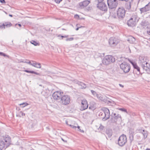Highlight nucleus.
<instances>
[{
    "label": "nucleus",
    "instance_id": "f257e3e1",
    "mask_svg": "<svg viewBox=\"0 0 150 150\" xmlns=\"http://www.w3.org/2000/svg\"><path fill=\"white\" fill-rule=\"evenodd\" d=\"M115 61V58L112 55H107L103 58L102 63L105 65H108L114 62Z\"/></svg>",
    "mask_w": 150,
    "mask_h": 150
},
{
    "label": "nucleus",
    "instance_id": "f03ea898",
    "mask_svg": "<svg viewBox=\"0 0 150 150\" xmlns=\"http://www.w3.org/2000/svg\"><path fill=\"white\" fill-rule=\"evenodd\" d=\"M70 100V96L66 94L62 95L60 102L62 105H66L69 104Z\"/></svg>",
    "mask_w": 150,
    "mask_h": 150
},
{
    "label": "nucleus",
    "instance_id": "7ed1b4c3",
    "mask_svg": "<svg viewBox=\"0 0 150 150\" xmlns=\"http://www.w3.org/2000/svg\"><path fill=\"white\" fill-rule=\"evenodd\" d=\"M127 141L126 136L123 134L119 137L118 140V144L119 146H122L126 143Z\"/></svg>",
    "mask_w": 150,
    "mask_h": 150
},
{
    "label": "nucleus",
    "instance_id": "20e7f679",
    "mask_svg": "<svg viewBox=\"0 0 150 150\" xmlns=\"http://www.w3.org/2000/svg\"><path fill=\"white\" fill-rule=\"evenodd\" d=\"M121 69L125 73H127L130 69V66L129 64L125 62L122 63L120 65Z\"/></svg>",
    "mask_w": 150,
    "mask_h": 150
},
{
    "label": "nucleus",
    "instance_id": "39448f33",
    "mask_svg": "<svg viewBox=\"0 0 150 150\" xmlns=\"http://www.w3.org/2000/svg\"><path fill=\"white\" fill-rule=\"evenodd\" d=\"M107 4L109 8L110 9L115 8L118 5L117 0H107Z\"/></svg>",
    "mask_w": 150,
    "mask_h": 150
},
{
    "label": "nucleus",
    "instance_id": "423d86ee",
    "mask_svg": "<svg viewBox=\"0 0 150 150\" xmlns=\"http://www.w3.org/2000/svg\"><path fill=\"white\" fill-rule=\"evenodd\" d=\"M63 94V92L58 91L54 93L52 95V96L54 100L60 102Z\"/></svg>",
    "mask_w": 150,
    "mask_h": 150
},
{
    "label": "nucleus",
    "instance_id": "0eeeda50",
    "mask_svg": "<svg viewBox=\"0 0 150 150\" xmlns=\"http://www.w3.org/2000/svg\"><path fill=\"white\" fill-rule=\"evenodd\" d=\"M121 120V117L120 115L118 113H113L111 115L110 120L111 122L112 123L116 122L118 120Z\"/></svg>",
    "mask_w": 150,
    "mask_h": 150
},
{
    "label": "nucleus",
    "instance_id": "6e6552de",
    "mask_svg": "<svg viewBox=\"0 0 150 150\" xmlns=\"http://www.w3.org/2000/svg\"><path fill=\"white\" fill-rule=\"evenodd\" d=\"M117 13L119 18H122L125 16V11L123 7L119 8H118Z\"/></svg>",
    "mask_w": 150,
    "mask_h": 150
},
{
    "label": "nucleus",
    "instance_id": "1a4fd4ad",
    "mask_svg": "<svg viewBox=\"0 0 150 150\" xmlns=\"http://www.w3.org/2000/svg\"><path fill=\"white\" fill-rule=\"evenodd\" d=\"M102 110L103 111L105 115V116L103 118L102 120L105 121L109 119L110 117V112L109 110L106 108H102Z\"/></svg>",
    "mask_w": 150,
    "mask_h": 150
},
{
    "label": "nucleus",
    "instance_id": "9d476101",
    "mask_svg": "<svg viewBox=\"0 0 150 150\" xmlns=\"http://www.w3.org/2000/svg\"><path fill=\"white\" fill-rule=\"evenodd\" d=\"M97 7L100 10L103 11H107L108 7L105 4L102 2L98 3Z\"/></svg>",
    "mask_w": 150,
    "mask_h": 150
},
{
    "label": "nucleus",
    "instance_id": "9b49d317",
    "mask_svg": "<svg viewBox=\"0 0 150 150\" xmlns=\"http://www.w3.org/2000/svg\"><path fill=\"white\" fill-rule=\"evenodd\" d=\"M3 140L6 144V147H8L11 144V140L10 136L8 135H5L3 137Z\"/></svg>",
    "mask_w": 150,
    "mask_h": 150
},
{
    "label": "nucleus",
    "instance_id": "f8f14e48",
    "mask_svg": "<svg viewBox=\"0 0 150 150\" xmlns=\"http://www.w3.org/2000/svg\"><path fill=\"white\" fill-rule=\"evenodd\" d=\"M118 40L115 38L111 37L109 41L110 45L112 47L115 46L118 43Z\"/></svg>",
    "mask_w": 150,
    "mask_h": 150
},
{
    "label": "nucleus",
    "instance_id": "ddd939ff",
    "mask_svg": "<svg viewBox=\"0 0 150 150\" xmlns=\"http://www.w3.org/2000/svg\"><path fill=\"white\" fill-rule=\"evenodd\" d=\"M81 106L80 110L82 111L88 108V104L87 100L84 99L81 100Z\"/></svg>",
    "mask_w": 150,
    "mask_h": 150
},
{
    "label": "nucleus",
    "instance_id": "4468645a",
    "mask_svg": "<svg viewBox=\"0 0 150 150\" xmlns=\"http://www.w3.org/2000/svg\"><path fill=\"white\" fill-rule=\"evenodd\" d=\"M12 24L9 22H6L4 23H0V28L4 29L6 27H9L12 26Z\"/></svg>",
    "mask_w": 150,
    "mask_h": 150
},
{
    "label": "nucleus",
    "instance_id": "2eb2a0df",
    "mask_svg": "<svg viewBox=\"0 0 150 150\" xmlns=\"http://www.w3.org/2000/svg\"><path fill=\"white\" fill-rule=\"evenodd\" d=\"M141 66L144 71H149L150 65L148 63L144 64H141Z\"/></svg>",
    "mask_w": 150,
    "mask_h": 150
},
{
    "label": "nucleus",
    "instance_id": "dca6fc26",
    "mask_svg": "<svg viewBox=\"0 0 150 150\" xmlns=\"http://www.w3.org/2000/svg\"><path fill=\"white\" fill-rule=\"evenodd\" d=\"M146 58L144 57L140 56L139 57V62L141 64H144L146 63H147L148 62L146 61Z\"/></svg>",
    "mask_w": 150,
    "mask_h": 150
},
{
    "label": "nucleus",
    "instance_id": "f3484780",
    "mask_svg": "<svg viewBox=\"0 0 150 150\" xmlns=\"http://www.w3.org/2000/svg\"><path fill=\"white\" fill-rule=\"evenodd\" d=\"M138 21L137 16L136 15L133 16L132 17V26H135Z\"/></svg>",
    "mask_w": 150,
    "mask_h": 150
},
{
    "label": "nucleus",
    "instance_id": "a211bd4d",
    "mask_svg": "<svg viewBox=\"0 0 150 150\" xmlns=\"http://www.w3.org/2000/svg\"><path fill=\"white\" fill-rule=\"evenodd\" d=\"M132 65L133 66L134 69L137 70L139 73H140V69L139 67L137 65V64L135 62H133L132 61Z\"/></svg>",
    "mask_w": 150,
    "mask_h": 150
},
{
    "label": "nucleus",
    "instance_id": "6ab92c4d",
    "mask_svg": "<svg viewBox=\"0 0 150 150\" xmlns=\"http://www.w3.org/2000/svg\"><path fill=\"white\" fill-rule=\"evenodd\" d=\"M139 132L141 133L143 135L144 138H146L147 137V133L146 131L144 130L139 129Z\"/></svg>",
    "mask_w": 150,
    "mask_h": 150
},
{
    "label": "nucleus",
    "instance_id": "aec40b11",
    "mask_svg": "<svg viewBox=\"0 0 150 150\" xmlns=\"http://www.w3.org/2000/svg\"><path fill=\"white\" fill-rule=\"evenodd\" d=\"M24 71L27 73H31L32 74H34L38 75H40V73H38L36 72L33 71H29L27 70H25Z\"/></svg>",
    "mask_w": 150,
    "mask_h": 150
},
{
    "label": "nucleus",
    "instance_id": "412c9836",
    "mask_svg": "<svg viewBox=\"0 0 150 150\" xmlns=\"http://www.w3.org/2000/svg\"><path fill=\"white\" fill-rule=\"evenodd\" d=\"M77 84L81 86V88H85L86 87V84L83 82L79 81L78 82Z\"/></svg>",
    "mask_w": 150,
    "mask_h": 150
},
{
    "label": "nucleus",
    "instance_id": "4be33fe9",
    "mask_svg": "<svg viewBox=\"0 0 150 150\" xmlns=\"http://www.w3.org/2000/svg\"><path fill=\"white\" fill-rule=\"evenodd\" d=\"M6 146V144L4 141L2 139H0V146L3 149Z\"/></svg>",
    "mask_w": 150,
    "mask_h": 150
},
{
    "label": "nucleus",
    "instance_id": "5701e85b",
    "mask_svg": "<svg viewBox=\"0 0 150 150\" xmlns=\"http://www.w3.org/2000/svg\"><path fill=\"white\" fill-rule=\"evenodd\" d=\"M85 7L87 6L90 3V1L89 0H85L82 1Z\"/></svg>",
    "mask_w": 150,
    "mask_h": 150
},
{
    "label": "nucleus",
    "instance_id": "b1692460",
    "mask_svg": "<svg viewBox=\"0 0 150 150\" xmlns=\"http://www.w3.org/2000/svg\"><path fill=\"white\" fill-rule=\"evenodd\" d=\"M79 7L81 9H83L85 7V6L83 3L82 2H81L79 4Z\"/></svg>",
    "mask_w": 150,
    "mask_h": 150
},
{
    "label": "nucleus",
    "instance_id": "393cba45",
    "mask_svg": "<svg viewBox=\"0 0 150 150\" xmlns=\"http://www.w3.org/2000/svg\"><path fill=\"white\" fill-rule=\"evenodd\" d=\"M125 7L127 9H130L131 8V2H129V3H127L126 4Z\"/></svg>",
    "mask_w": 150,
    "mask_h": 150
},
{
    "label": "nucleus",
    "instance_id": "a878e982",
    "mask_svg": "<svg viewBox=\"0 0 150 150\" xmlns=\"http://www.w3.org/2000/svg\"><path fill=\"white\" fill-rule=\"evenodd\" d=\"M96 108V105H95L94 104H91V105L89 107V109L92 110H93L95 109Z\"/></svg>",
    "mask_w": 150,
    "mask_h": 150
},
{
    "label": "nucleus",
    "instance_id": "bb28decb",
    "mask_svg": "<svg viewBox=\"0 0 150 150\" xmlns=\"http://www.w3.org/2000/svg\"><path fill=\"white\" fill-rule=\"evenodd\" d=\"M148 22L146 21H142L141 23L142 25L144 27H146L148 25Z\"/></svg>",
    "mask_w": 150,
    "mask_h": 150
},
{
    "label": "nucleus",
    "instance_id": "cd10ccee",
    "mask_svg": "<svg viewBox=\"0 0 150 150\" xmlns=\"http://www.w3.org/2000/svg\"><path fill=\"white\" fill-rule=\"evenodd\" d=\"M30 42L32 44H33L35 46L39 45H40L39 43L33 40H32Z\"/></svg>",
    "mask_w": 150,
    "mask_h": 150
},
{
    "label": "nucleus",
    "instance_id": "c85d7f7f",
    "mask_svg": "<svg viewBox=\"0 0 150 150\" xmlns=\"http://www.w3.org/2000/svg\"><path fill=\"white\" fill-rule=\"evenodd\" d=\"M146 10V8L145 6L140 9V11L141 12V13L147 11Z\"/></svg>",
    "mask_w": 150,
    "mask_h": 150
},
{
    "label": "nucleus",
    "instance_id": "c756f323",
    "mask_svg": "<svg viewBox=\"0 0 150 150\" xmlns=\"http://www.w3.org/2000/svg\"><path fill=\"white\" fill-rule=\"evenodd\" d=\"M145 7L146 8V10H147V11H149L150 10V2H149V3L146 5Z\"/></svg>",
    "mask_w": 150,
    "mask_h": 150
},
{
    "label": "nucleus",
    "instance_id": "7c9ffc66",
    "mask_svg": "<svg viewBox=\"0 0 150 150\" xmlns=\"http://www.w3.org/2000/svg\"><path fill=\"white\" fill-rule=\"evenodd\" d=\"M35 67L38 68H40L41 67V64L40 63H36Z\"/></svg>",
    "mask_w": 150,
    "mask_h": 150
},
{
    "label": "nucleus",
    "instance_id": "2f4dec72",
    "mask_svg": "<svg viewBox=\"0 0 150 150\" xmlns=\"http://www.w3.org/2000/svg\"><path fill=\"white\" fill-rule=\"evenodd\" d=\"M28 103H21L20 104V106H22L21 107L22 108H23L25 106H27V105H28Z\"/></svg>",
    "mask_w": 150,
    "mask_h": 150
},
{
    "label": "nucleus",
    "instance_id": "473e14b6",
    "mask_svg": "<svg viewBox=\"0 0 150 150\" xmlns=\"http://www.w3.org/2000/svg\"><path fill=\"white\" fill-rule=\"evenodd\" d=\"M131 17L127 21V24L129 26H131Z\"/></svg>",
    "mask_w": 150,
    "mask_h": 150
},
{
    "label": "nucleus",
    "instance_id": "72a5a7b5",
    "mask_svg": "<svg viewBox=\"0 0 150 150\" xmlns=\"http://www.w3.org/2000/svg\"><path fill=\"white\" fill-rule=\"evenodd\" d=\"M97 98H98L99 99L102 100H103V97L101 96V95L100 94H97L96 95Z\"/></svg>",
    "mask_w": 150,
    "mask_h": 150
},
{
    "label": "nucleus",
    "instance_id": "f704fd0d",
    "mask_svg": "<svg viewBox=\"0 0 150 150\" xmlns=\"http://www.w3.org/2000/svg\"><path fill=\"white\" fill-rule=\"evenodd\" d=\"M0 55L4 57H9L8 56L6 55V54H5V53H4L2 52H0Z\"/></svg>",
    "mask_w": 150,
    "mask_h": 150
},
{
    "label": "nucleus",
    "instance_id": "c9c22d12",
    "mask_svg": "<svg viewBox=\"0 0 150 150\" xmlns=\"http://www.w3.org/2000/svg\"><path fill=\"white\" fill-rule=\"evenodd\" d=\"M91 93L94 96H96L97 94V93L95 91L93 90H91Z\"/></svg>",
    "mask_w": 150,
    "mask_h": 150
},
{
    "label": "nucleus",
    "instance_id": "e433bc0d",
    "mask_svg": "<svg viewBox=\"0 0 150 150\" xmlns=\"http://www.w3.org/2000/svg\"><path fill=\"white\" fill-rule=\"evenodd\" d=\"M136 41L135 38L132 36V44H135Z\"/></svg>",
    "mask_w": 150,
    "mask_h": 150
},
{
    "label": "nucleus",
    "instance_id": "4c0bfd02",
    "mask_svg": "<svg viewBox=\"0 0 150 150\" xmlns=\"http://www.w3.org/2000/svg\"><path fill=\"white\" fill-rule=\"evenodd\" d=\"M74 38H67L66 40L67 41H72L73 40Z\"/></svg>",
    "mask_w": 150,
    "mask_h": 150
},
{
    "label": "nucleus",
    "instance_id": "58836bf2",
    "mask_svg": "<svg viewBox=\"0 0 150 150\" xmlns=\"http://www.w3.org/2000/svg\"><path fill=\"white\" fill-rule=\"evenodd\" d=\"M55 2L57 4H59L62 0H52Z\"/></svg>",
    "mask_w": 150,
    "mask_h": 150
},
{
    "label": "nucleus",
    "instance_id": "ea45409f",
    "mask_svg": "<svg viewBox=\"0 0 150 150\" xmlns=\"http://www.w3.org/2000/svg\"><path fill=\"white\" fill-rule=\"evenodd\" d=\"M119 110L122 111L127 112V110L123 108H120Z\"/></svg>",
    "mask_w": 150,
    "mask_h": 150
},
{
    "label": "nucleus",
    "instance_id": "a19ab883",
    "mask_svg": "<svg viewBox=\"0 0 150 150\" xmlns=\"http://www.w3.org/2000/svg\"><path fill=\"white\" fill-rule=\"evenodd\" d=\"M60 36H61V37L62 38H67L68 37L69 35H58V37H59Z\"/></svg>",
    "mask_w": 150,
    "mask_h": 150
},
{
    "label": "nucleus",
    "instance_id": "79ce46f5",
    "mask_svg": "<svg viewBox=\"0 0 150 150\" xmlns=\"http://www.w3.org/2000/svg\"><path fill=\"white\" fill-rule=\"evenodd\" d=\"M79 17V15L78 14H76L74 16V18L76 19H78Z\"/></svg>",
    "mask_w": 150,
    "mask_h": 150
},
{
    "label": "nucleus",
    "instance_id": "37998d69",
    "mask_svg": "<svg viewBox=\"0 0 150 150\" xmlns=\"http://www.w3.org/2000/svg\"><path fill=\"white\" fill-rule=\"evenodd\" d=\"M99 128L101 130H103L104 128V127L103 126H102V125H100Z\"/></svg>",
    "mask_w": 150,
    "mask_h": 150
},
{
    "label": "nucleus",
    "instance_id": "c03bdc74",
    "mask_svg": "<svg viewBox=\"0 0 150 150\" xmlns=\"http://www.w3.org/2000/svg\"><path fill=\"white\" fill-rule=\"evenodd\" d=\"M104 0H95V1L97 2L98 3L102 2Z\"/></svg>",
    "mask_w": 150,
    "mask_h": 150
},
{
    "label": "nucleus",
    "instance_id": "a18cd8bd",
    "mask_svg": "<svg viewBox=\"0 0 150 150\" xmlns=\"http://www.w3.org/2000/svg\"><path fill=\"white\" fill-rule=\"evenodd\" d=\"M80 129V127L79 126H78L77 127H76L75 129L77 130L78 131H79Z\"/></svg>",
    "mask_w": 150,
    "mask_h": 150
},
{
    "label": "nucleus",
    "instance_id": "49530a36",
    "mask_svg": "<svg viewBox=\"0 0 150 150\" xmlns=\"http://www.w3.org/2000/svg\"><path fill=\"white\" fill-rule=\"evenodd\" d=\"M71 127H72V128H74V129H76V126H74V125H69Z\"/></svg>",
    "mask_w": 150,
    "mask_h": 150
},
{
    "label": "nucleus",
    "instance_id": "de8ad7c7",
    "mask_svg": "<svg viewBox=\"0 0 150 150\" xmlns=\"http://www.w3.org/2000/svg\"><path fill=\"white\" fill-rule=\"evenodd\" d=\"M36 62H35L34 63H32L31 64V65L35 67V66L36 64Z\"/></svg>",
    "mask_w": 150,
    "mask_h": 150
},
{
    "label": "nucleus",
    "instance_id": "09e8293b",
    "mask_svg": "<svg viewBox=\"0 0 150 150\" xmlns=\"http://www.w3.org/2000/svg\"><path fill=\"white\" fill-rule=\"evenodd\" d=\"M20 113L21 114L22 116L25 115V114L23 113L21 111L20 112Z\"/></svg>",
    "mask_w": 150,
    "mask_h": 150
},
{
    "label": "nucleus",
    "instance_id": "8fccbe9b",
    "mask_svg": "<svg viewBox=\"0 0 150 150\" xmlns=\"http://www.w3.org/2000/svg\"><path fill=\"white\" fill-rule=\"evenodd\" d=\"M0 2L2 3H5V0H0Z\"/></svg>",
    "mask_w": 150,
    "mask_h": 150
},
{
    "label": "nucleus",
    "instance_id": "3c124183",
    "mask_svg": "<svg viewBox=\"0 0 150 150\" xmlns=\"http://www.w3.org/2000/svg\"><path fill=\"white\" fill-rule=\"evenodd\" d=\"M23 62L29 64L31 65V64H32L31 62L29 61V60H28V62Z\"/></svg>",
    "mask_w": 150,
    "mask_h": 150
},
{
    "label": "nucleus",
    "instance_id": "603ef678",
    "mask_svg": "<svg viewBox=\"0 0 150 150\" xmlns=\"http://www.w3.org/2000/svg\"><path fill=\"white\" fill-rule=\"evenodd\" d=\"M103 113L102 112H100V113L99 114V116H102L103 115Z\"/></svg>",
    "mask_w": 150,
    "mask_h": 150
},
{
    "label": "nucleus",
    "instance_id": "864d4df0",
    "mask_svg": "<svg viewBox=\"0 0 150 150\" xmlns=\"http://www.w3.org/2000/svg\"><path fill=\"white\" fill-rule=\"evenodd\" d=\"M119 85L121 87H122V88H123L124 87V86H123V85H122V84H119Z\"/></svg>",
    "mask_w": 150,
    "mask_h": 150
},
{
    "label": "nucleus",
    "instance_id": "5fc2aeb1",
    "mask_svg": "<svg viewBox=\"0 0 150 150\" xmlns=\"http://www.w3.org/2000/svg\"><path fill=\"white\" fill-rule=\"evenodd\" d=\"M79 131L80 132H84V131L83 130H81L80 129H79Z\"/></svg>",
    "mask_w": 150,
    "mask_h": 150
},
{
    "label": "nucleus",
    "instance_id": "6e6d98bb",
    "mask_svg": "<svg viewBox=\"0 0 150 150\" xmlns=\"http://www.w3.org/2000/svg\"><path fill=\"white\" fill-rule=\"evenodd\" d=\"M119 1H125L126 2H127L129 0H119Z\"/></svg>",
    "mask_w": 150,
    "mask_h": 150
},
{
    "label": "nucleus",
    "instance_id": "4d7b16f0",
    "mask_svg": "<svg viewBox=\"0 0 150 150\" xmlns=\"http://www.w3.org/2000/svg\"><path fill=\"white\" fill-rule=\"evenodd\" d=\"M70 0H66V3H67V1H68L69 2H70Z\"/></svg>",
    "mask_w": 150,
    "mask_h": 150
},
{
    "label": "nucleus",
    "instance_id": "13d9d810",
    "mask_svg": "<svg viewBox=\"0 0 150 150\" xmlns=\"http://www.w3.org/2000/svg\"><path fill=\"white\" fill-rule=\"evenodd\" d=\"M80 28V27H78V28H76V30H78Z\"/></svg>",
    "mask_w": 150,
    "mask_h": 150
},
{
    "label": "nucleus",
    "instance_id": "bf43d9fd",
    "mask_svg": "<svg viewBox=\"0 0 150 150\" xmlns=\"http://www.w3.org/2000/svg\"><path fill=\"white\" fill-rule=\"evenodd\" d=\"M62 140L64 141V142H67V141H65L63 139H62Z\"/></svg>",
    "mask_w": 150,
    "mask_h": 150
},
{
    "label": "nucleus",
    "instance_id": "052dcab7",
    "mask_svg": "<svg viewBox=\"0 0 150 150\" xmlns=\"http://www.w3.org/2000/svg\"><path fill=\"white\" fill-rule=\"evenodd\" d=\"M86 113H88V114H90V112H86Z\"/></svg>",
    "mask_w": 150,
    "mask_h": 150
},
{
    "label": "nucleus",
    "instance_id": "680f3d73",
    "mask_svg": "<svg viewBox=\"0 0 150 150\" xmlns=\"http://www.w3.org/2000/svg\"><path fill=\"white\" fill-rule=\"evenodd\" d=\"M18 25L20 27H21V24H18Z\"/></svg>",
    "mask_w": 150,
    "mask_h": 150
},
{
    "label": "nucleus",
    "instance_id": "e2e57ef3",
    "mask_svg": "<svg viewBox=\"0 0 150 150\" xmlns=\"http://www.w3.org/2000/svg\"><path fill=\"white\" fill-rule=\"evenodd\" d=\"M9 16H10L11 17H12L13 16L12 15L10 14H9Z\"/></svg>",
    "mask_w": 150,
    "mask_h": 150
},
{
    "label": "nucleus",
    "instance_id": "0e129e2a",
    "mask_svg": "<svg viewBox=\"0 0 150 150\" xmlns=\"http://www.w3.org/2000/svg\"><path fill=\"white\" fill-rule=\"evenodd\" d=\"M3 149V148L1 147V146H0V150H1Z\"/></svg>",
    "mask_w": 150,
    "mask_h": 150
},
{
    "label": "nucleus",
    "instance_id": "69168bd1",
    "mask_svg": "<svg viewBox=\"0 0 150 150\" xmlns=\"http://www.w3.org/2000/svg\"><path fill=\"white\" fill-rule=\"evenodd\" d=\"M66 124H67V125H69V124H68V122H67V121H66Z\"/></svg>",
    "mask_w": 150,
    "mask_h": 150
},
{
    "label": "nucleus",
    "instance_id": "338daca9",
    "mask_svg": "<svg viewBox=\"0 0 150 150\" xmlns=\"http://www.w3.org/2000/svg\"><path fill=\"white\" fill-rule=\"evenodd\" d=\"M146 150H150V149L149 148H147Z\"/></svg>",
    "mask_w": 150,
    "mask_h": 150
},
{
    "label": "nucleus",
    "instance_id": "774afa93",
    "mask_svg": "<svg viewBox=\"0 0 150 150\" xmlns=\"http://www.w3.org/2000/svg\"><path fill=\"white\" fill-rule=\"evenodd\" d=\"M132 115H136L135 113H133Z\"/></svg>",
    "mask_w": 150,
    "mask_h": 150
}]
</instances>
